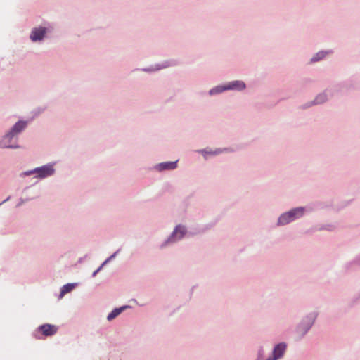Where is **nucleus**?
I'll use <instances>...</instances> for the list:
<instances>
[{"label": "nucleus", "mask_w": 360, "mask_h": 360, "mask_svg": "<svg viewBox=\"0 0 360 360\" xmlns=\"http://www.w3.org/2000/svg\"><path fill=\"white\" fill-rule=\"evenodd\" d=\"M245 88V84L243 82L234 81V82L229 83V84H227L226 86H217L214 89H212V90H210V94H214L220 93V92H222L223 91L229 90V89L242 90V89H244Z\"/></svg>", "instance_id": "4"}, {"label": "nucleus", "mask_w": 360, "mask_h": 360, "mask_svg": "<svg viewBox=\"0 0 360 360\" xmlns=\"http://www.w3.org/2000/svg\"><path fill=\"white\" fill-rule=\"evenodd\" d=\"M58 327L49 323L43 324L38 327L37 332L41 333L44 336H51L57 333Z\"/></svg>", "instance_id": "7"}, {"label": "nucleus", "mask_w": 360, "mask_h": 360, "mask_svg": "<svg viewBox=\"0 0 360 360\" xmlns=\"http://www.w3.org/2000/svg\"><path fill=\"white\" fill-rule=\"evenodd\" d=\"M75 285L76 284H75V283H68L66 285H64L61 288V291H60L61 295L72 290L74 289V288L75 287Z\"/></svg>", "instance_id": "13"}, {"label": "nucleus", "mask_w": 360, "mask_h": 360, "mask_svg": "<svg viewBox=\"0 0 360 360\" xmlns=\"http://www.w3.org/2000/svg\"><path fill=\"white\" fill-rule=\"evenodd\" d=\"M326 100V96L325 94H320L319 95L316 99H315V103H321L323 102H324V101Z\"/></svg>", "instance_id": "15"}, {"label": "nucleus", "mask_w": 360, "mask_h": 360, "mask_svg": "<svg viewBox=\"0 0 360 360\" xmlns=\"http://www.w3.org/2000/svg\"><path fill=\"white\" fill-rule=\"evenodd\" d=\"M55 169L52 165H46L41 167H36L34 169L26 171L22 173L24 176H30L36 174L37 177L44 179L54 174Z\"/></svg>", "instance_id": "3"}, {"label": "nucleus", "mask_w": 360, "mask_h": 360, "mask_svg": "<svg viewBox=\"0 0 360 360\" xmlns=\"http://www.w3.org/2000/svg\"><path fill=\"white\" fill-rule=\"evenodd\" d=\"M177 167V161H169L159 163L155 165V168L161 172L164 170L174 169Z\"/></svg>", "instance_id": "9"}, {"label": "nucleus", "mask_w": 360, "mask_h": 360, "mask_svg": "<svg viewBox=\"0 0 360 360\" xmlns=\"http://www.w3.org/2000/svg\"><path fill=\"white\" fill-rule=\"evenodd\" d=\"M26 127V122L20 121L17 122L13 127V133L18 134Z\"/></svg>", "instance_id": "12"}, {"label": "nucleus", "mask_w": 360, "mask_h": 360, "mask_svg": "<svg viewBox=\"0 0 360 360\" xmlns=\"http://www.w3.org/2000/svg\"><path fill=\"white\" fill-rule=\"evenodd\" d=\"M286 347H287V345L284 342H281V343L276 345L274 347V350H273V356L269 357V358L266 359V360H277V359L281 358L284 354V352L286 349Z\"/></svg>", "instance_id": "8"}, {"label": "nucleus", "mask_w": 360, "mask_h": 360, "mask_svg": "<svg viewBox=\"0 0 360 360\" xmlns=\"http://www.w3.org/2000/svg\"><path fill=\"white\" fill-rule=\"evenodd\" d=\"M221 152V150L220 149H217L215 151H212V150H202V153H204V155H205L206 154H210V155H216V154H219Z\"/></svg>", "instance_id": "16"}, {"label": "nucleus", "mask_w": 360, "mask_h": 360, "mask_svg": "<svg viewBox=\"0 0 360 360\" xmlns=\"http://www.w3.org/2000/svg\"><path fill=\"white\" fill-rule=\"evenodd\" d=\"M9 199V198L5 199V200H4L2 202L0 203V205H1L4 202H5L6 201H7Z\"/></svg>", "instance_id": "19"}, {"label": "nucleus", "mask_w": 360, "mask_h": 360, "mask_svg": "<svg viewBox=\"0 0 360 360\" xmlns=\"http://www.w3.org/2000/svg\"><path fill=\"white\" fill-rule=\"evenodd\" d=\"M304 207H299L290 210V211L282 214L278 219V225H285L304 214Z\"/></svg>", "instance_id": "1"}, {"label": "nucleus", "mask_w": 360, "mask_h": 360, "mask_svg": "<svg viewBox=\"0 0 360 360\" xmlns=\"http://www.w3.org/2000/svg\"><path fill=\"white\" fill-rule=\"evenodd\" d=\"M130 306L129 305H124L122 307H120L119 308H115L113 309L107 316V319L108 321H112L115 317H117L120 314H121L124 309L129 308Z\"/></svg>", "instance_id": "11"}, {"label": "nucleus", "mask_w": 360, "mask_h": 360, "mask_svg": "<svg viewBox=\"0 0 360 360\" xmlns=\"http://www.w3.org/2000/svg\"><path fill=\"white\" fill-rule=\"evenodd\" d=\"M316 317L317 314L316 312H312L303 319L297 328V333L300 337H303L309 330Z\"/></svg>", "instance_id": "2"}, {"label": "nucleus", "mask_w": 360, "mask_h": 360, "mask_svg": "<svg viewBox=\"0 0 360 360\" xmlns=\"http://www.w3.org/2000/svg\"><path fill=\"white\" fill-rule=\"evenodd\" d=\"M45 33H46V28H44V27L35 28L32 31V33L30 34V39L33 41L41 40L43 39Z\"/></svg>", "instance_id": "10"}, {"label": "nucleus", "mask_w": 360, "mask_h": 360, "mask_svg": "<svg viewBox=\"0 0 360 360\" xmlns=\"http://www.w3.org/2000/svg\"><path fill=\"white\" fill-rule=\"evenodd\" d=\"M326 54V53H325L323 51H320V52L317 53L316 55L311 58V61L312 62L318 61V60L322 59L323 58H324Z\"/></svg>", "instance_id": "14"}, {"label": "nucleus", "mask_w": 360, "mask_h": 360, "mask_svg": "<svg viewBox=\"0 0 360 360\" xmlns=\"http://www.w3.org/2000/svg\"><path fill=\"white\" fill-rule=\"evenodd\" d=\"M120 250L114 252L111 256H110L108 258H107L103 263L104 265H105L107 263H108L112 259H113L117 254L119 252Z\"/></svg>", "instance_id": "17"}, {"label": "nucleus", "mask_w": 360, "mask_h": 360, "mask_svg": "<svg viewBox=\"0 0 360 360\" xmlns=\"http://www.w3.org/2000/svg\"><path fill=\"white\" fill-rule=\"evenodd\" d=\"M186 233L185 226L177 225L172 231L170 237L165 242L162 247L165 246L169 242H176L181 240Z\"/></svg>", "instance_id": "5"}, {"label": "nucleus", "mask_w": 360, "mask_h": 360, "mask_svg": "<svg viewBox=\"0 0 360 360\" xmlns=\"http://www.w3.org/2000/svg\"><path fill=\"white\" fill-rule=\"evenodd\" d=\"M20 148L18 144V136H1L0 140V148Z\"/></svg>", "instance_id": "6"}, {"label": "nucleus", "mask_w": 360, "mask_h": 360, "mask_svg": "<svg viewBox=\"0 0 360 360\" xmlns=\"http://www.w3.org/2000/svg\"><path fill=\"white\" fill-rule=\"evenodd\" d=\"M105 265L103 264V263L95 271H94V273L92 274V276L94 277L96 276V275L102 269V268Z\"/></svg>", "instance_id": "18"}]
</instances>
